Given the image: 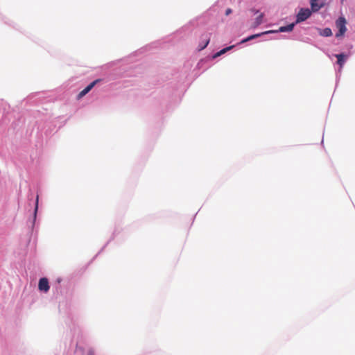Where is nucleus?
Instances as JSON below:
<instances>
[{
  "label": "nucleus",
  "instance_id": "4",
  "mask_svg": "<svg viewBox=\"0 0 355 355\" xmlns=\"http://www.w3.org/2000/svg\"><path fill=\"white\" fill-rule=\"evenodd\" d=\"M99 81V80H96L88 85L83 90H82L78 95V98H83L85 95H86L94 87V85Z\"/></svg>",
  "mask_w": 355,
  "mask_h": 355
},
{
  "label": "nucleus",
  "instance_id": "3",
  "mask_svg": "<svg viewBox=\"0 0 355 355\" xmlns=\"http://www.w3.org/2000/svg\"><path fill=\"white\" fill-rule=\"evenodd\" d=\"M200 40H201V42H200V44L198 46V49L200 51L206 48L207 46L209 44V41H210L209 34H208V33L202 34L200 36Z\"/></svg>",
  "mask_w": 355,
  "mask_h": 355
},
{
  "label": "nucleus",
  "instance_id": "6",
  "mask_svg": "<svg viewBox=\"0 0 355 355\" xmlns=\"http://www.w3.org/2000/svg\"><path fill=\"white\" fill-rule=\"evenodd\" d=\"M310 3H311V10L313 12L318 11L321 8H322L324 6V4L323 3L318 4V0H311Z\"/></svg>",
  "mask_w": 355,
  "mask_h": 355
},
{
  "label": "nucleus",
  "instance_id": "8",
  "mask_svg": "<svg viewBox=\"0 0 355 355\" xmlns=\"http://www.w3.org/2000/svg\"><path fill=\"white\" fill-rule=\"evenodd\" d=\"M263 13H261L256 19H255V21L253 22V24H252L251 27L252 28H256L258 26H259L262 21H263Z\"/></svg>",
  "mask_w": 355,
  "mask_h": 355
},
{
  "label": "nucleus",
  "instance_id": "1",
  "mask_svg": "<svg viewBox=\"0 0 355 355\" xmlns=\"http://www.w3.org/2000/svg\"><path fill=\"white\" fill-rule=\"evenodd\" d=\"M346 23V19L343 17H340L337 19L336 22V28L338 29V32L336 34V37H341L345 34V33L347 31Z\"/></svg>",
  "mask_w": 355,
  "mask_h": 355
},
{
  "label": "nucleus",
  "instance_id": "10",
  "mask_svg": "<svg viewBox=\"0 0 355 355\" xmlns=\"http://www.w3.org/2000/svg\"><path fill=\"white\" fill-rule=\"evenodd\" d=\"M295 24H291L285 26H281L279 29L280 32H288L291 31L294 28Z\"/></svg>",
  "mask_w": 355,
  "mask_h": 355
},
{
  "label": "nucleus",
  "instance_id": "15",
  "mask_svg": "<svg viewBox=\"0 0 355 355\" xmlns=\"http://www.w3.org/2000/svg\"><path fill=\"white\" fill-rule=\"evenodd\" d=\"M87 355H94V352L92 350H89Z\"/></svg>",
  "mask_w": 355,
  "mask_h": 355
},
{
  "label": "nucleus",
  "instance_id": "5",
  "mask_svg": "<svg viewBox=\"0 0 355 355\" xmlns=\"http://www.w3.org/2000/svg\"><path fill=\"white\" fill-rule=\"evenodd\" d=\"M38 288L40 291L47 292L49 290V281L46 278H41L39 281Z\"/></svg>",
  "mask_w": 355,
  "mask_h": 355
},
{
  "label": "nucleus",
  "instance_id": "7",
  "mask_svg": "<svg viewBox=\"0 0 355 355\" xmlns=\"http://www.w3.org/2000/svg\"><path fill=\"white\" fill-rule=\"evenodd\" d=\"M336 57L337 58V63L340 65V67L342 68L344 65V63L347 58V55L344 53L336 54Z\"/></svg>",
  "mask_w": 355,
  "mask_h": 355
},
{
  "label": "nucleus",
  "instance_id": "14",
  "mask_svg": "<svg viewBox=\"0 0 355 355\" xmlns=\"http://www.w3.org/2000/svg\"><path fill=\"white\" fill-rule=\"evenodd\" d=\"M37 203H38V196L37 197V200H36L35 209V214H36V212H37Z\"/></svg>",
  "mask_w": 355,
  "mask_h": 355
},
{
  "label": "nucleus",
  "instance_id": "13",
  "mask_svg": "<svg viewBox=\"0 0 355 355\" xmlns=\"http://www.w3.org/2000/svg\"><path fill=\"white\" fill-rule=\"evenodd\" d=\"M230 13H232V9L231 8H227L225 11V15H229Z\"/></svg>",
  "mask_w": 355,
  "mask_h": 355
},
{
  "label": "nucleus",
  "instance_id": "11",
  "mask_svg": "<svg viewBox=\"0 0 355 355\" xmlns=\"http://www.w3.org/2000/svg\"><path fill=\"white\" fill-rule=\"evenodd\" d=\"M320 35L324 37H329L332 35V31L329 28H325L320 31Z\"/></svg>",
  "mask_w": 355,
  "mask_h": 355
},
{
  "label": "nucleus",
  "instance_id": "2",
  "mask_svg": "<svg viewBox=\"0 0 355 355\" xmlns=\"http://www.w3.org/2000/svg\"><path fill=\"white\" fill-rule=\"evenodd\" d=\"M311 15L309 8H302L297 15L296 23H300L307 19Z\"/></svg>",
  "mask_w": 355,
  "mask_h": 355
},
{
  "label": "nucleus",
  "instance_id": "9",
  "mask_svg": "<svg viewBox=\"0 0 355 355\" xmlns=\"http://www.w3.org/2000/svg\"><path fill=\"white\" fill-rule=\"evenodd\" d=\"M270 31H266L264 33H258V34H254V35H252L250 36H249L248 37L244 39L241 42L242 43H244V42H248L251 40H253V39H255V38H257L259 37H260L261 35H263V34H266V33H270Z\"/></svg>",
  "mask_w": 355,
  "mask_h": 355
},
{
  "label": "nucleus",
  "instance_id": "12",
  "mask_svg": "<svg viewBox=\"0 0 355 355\" xmlns=\"http://www.w3.org/2000/svg\"><path fill=\"white\" fill-rule=\"evenodd\" d=\"M234 47V46H230L229 47H227V48H225L222 50H220L219 52H218L216 55V56H219V55H221L223 54H224L225 53H226L227 51H229L230 49H232V48Z\"/></svg>",
  "mask_w": 355,
  "mask_h": 355
}]
</instances>
